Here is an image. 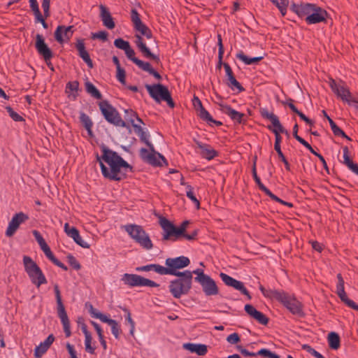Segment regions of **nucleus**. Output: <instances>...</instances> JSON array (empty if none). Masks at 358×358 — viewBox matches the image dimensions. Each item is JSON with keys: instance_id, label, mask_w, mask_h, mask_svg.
I'll list each match as a JSON object with an SVG mask.
<instances>
[{"instance_id": "1", "label": "nucleus", "mask_w": 358, "mask_h": 358, "mask_svg": "<svg viewBox=\"0 0 358 358\" xmlns=\"http://www.w3.org/2000/svg\"><path fill=\"white\" fill-rule=\"evenodd\" d=\"M103 155H96L102 175L111 180L119 181L126 178L132 167L124 160L117 153L106 147L102 148Z\"/></svg>"}, {"instance_id": "2", "label": "nucleus", "mask_w": 358, "mask_h": 358, "mask_svg": "<svg viewBox=\"0 0 358 358\" xmlns=\"http://www.w3.org/2000/svg\"><path fill=\"white\" fill-rule=\"evenodd\" d=\"M177 279L170 282L169 291L176 299L187 294L192 287V273L185 271L180 275H175Z\"/></svg>"}, {"instance_id": "3", "label": "nucleus", "mask_w": 358, "mask_h": 358, "mask_svg": "<svg viewBox=\"0 0 358 358\" xmlns=\"http://www.w3.org/2000/svg\"><path fill=\"white\" fill-rule=\"evenodd\" d=\"M129 234L132 240L145 250L153 248L152 242L148 234L141 225L129 224L122 227Z\"/></svg>"}, {"instance_id": "4", "label": "nucleus", "mask_w": 358, "mask_h": 358, "mask_svg": "<svg viewBox=\"0 0 358 358\" xmlns=\"http://www.w3.org/2000/svg\"><path fill=\"white\" fill-rule=\"evenodd\" d=\"M159 224L164 231L163 240H178L182 235H185L188 221H184L179 227H176L168 219L160 217Z\"/></svg>"}, {"instance_id": "5", "label": "nucleus", "mask_w": 358, "mask_h": 358, "mask_svg": "<svg viewBox=\"0 0 358 358\" xmlns=\"http://www.w3.org/2000/svg\"><path fill=\"white\" fill-rule=\"evenodd\" d=\"M23 264L24 270L34 285L39 287L41 285L47 283L42 270L30 257L24 256Z\"/></svg>"}, {"instance_id": "6", "label": "nucleus", "mask_w": 358, "mask_h": 358, "mask_svg": "<svg viewBox=\"0 0 358 358\" xmlns=\"http://www.w3.org/2000/svg\"><path fill=\"white\" fill-rule=\"evenodd\" d=\"M150 96L157 103L162 101H166L169 106L174 107V103L166 87L161 84L145 85Z\"/></svg>"}, {"instance_id": "7", "label": "nucleus", "mask_w": 358, "mask_h": 358, "mask_svg": "<svg viewBox=\"0 0 358 358\" xmlns=\"http://www.w3.org/2000/svg\"><path fill=\"white\" fill-rule=\"evenodd\" d=\"M100 110L104 118L110 124L116 127H125L126 123L122 119L117 110L107 101H101L99 103Z\"/></svg>"}, {"instance_id": "8", "label": "nucleus", "mask_w": 358, "mask_h": 358, "mask_svg": "<svg viewBox=\"0 0 358 358\" xmlns=\"http://www.w3.org/2000/svg\"><path fill=\"white\" fill-rule=\"evenodd\" d=\"M276 300L281 302L292 314L299 316L303 315L302 305L293 296L280 291Z\"/></svg>"}, {"instance_id": "9", "label": "nucleus", "mask_w": 358, "mask_h": 358, "mask_svg": "<svg viewBox=\"0 0 358 358\" xmlns=\"http://www.w3.org/2000/svg\"><path fill=\"white\" fill-rule=\"evenodd\" d=\"M122 280L124 284L131 287H159L155 282L136 274L125 273L122 275Z\"/></svg>"}, {"instance_id": "10", "label": "nucleus", "mask_w": 358, "mask_h": 358, "mask_svg": "<svg viewBox=\"0 0 358 358\" xmlns=\"http://www.w3.org/2000/svg\"><path fill=\"white\" fill-rule=\"evenodd\" d=\"M189 263V258L185 256L168 258L166 259L165 264L167 266L166 270H168L169 272L166 273V275H180L182 272L178 271L177 270L187 266Z\"/></svg>"}, {"instance_id": "11", "label": "nucleus", "mask_w": 358, "mask_h": 358, "mask_svg": "<svg viewBox=\"0 0 358 358\" xmlns=\"http://www.w3.org/2000/svg\"><path fill=\"white\" fill-rule=\"evenodd\" d=\"M140 157L144 162L153 166H162V162H165V158L155 150L153 145L152 148H149V150L141 148L140 150Z\"/></svg>"}, {"instance_id": "12", "label": "nucleus", "mask_w": 358, "mask_h": 358, "mask_svg": "<svg viewBox=\"0 0 358 358\" xmlns=\"http://www.w3.org/2000/svg\"><path fill=\"white\" fill-rule=\"evenodd\" d=\"M29 220V216L23 212L15 213L11 220L8 222V227L6 230V236L7 237H12L17 230L19 229L21 224Z\"/></svg>"}, {"instance_id": "13", "label": "nucleus", "mask_w": 358, "mask_h": 358, "mask_svg": "<svg viewBox=\"0 0 358 358\" xmlns=\"http://www.w3.org/2000/svg\"><path fill=\"white\" fill-rule=\"evenodd\" d=\"M199 283L206 296H214L219 293L218 287L215 281L209 275H202L199 278Z\"/></svg>"}, {"instance_id": "14", "label": "nucleus", "mask_w": 358, "mask_h": 358, "mask_svg": "<svg viewBox=\"0 0 358 358\" xmlns=\"http://www.w3.org/2000/svg\"><path fill=\"white\" fill-rule=\"evenodd\" d=\"M220 277L226 285L240 291L243 294L247 296L249 299H251L248 291L245 287L242 282L238 281L224 273H220Z\"/></svg>"}, {"instance_id": "15", "label": "nucleus", "mask_w": 358, "mask_h": 358, "mask_svg": "<svg viewBox=\"0 0 358 358\" xmlns=\"http://www.w3.org/2000/svg\"><path fill=\"white\" fill-rule=\"evenodd\" d=\"M329 86L337 96L345 103H348L352 96H353L347 87L336 83V82L333 79L330 80Z\"/></svg>"}, {"instance_id": "16", "label": "nucleus", "mask_w": 358, "mask_h": 358, "mask_svg": "<svg viewBox=\"0 0 358 358\" xmlns=\"http://www.w3.org/2000/svg\"><path fill=\"white\" fill-rule=\"evenodd\" d=\"M35 47L38 54L43 56L48 65L50 66L48 62L52 57V52L45 43V40L42 35L36 34Z\"/></svg>"}, {"instance_id": "17", "label": "nucleus", "mask_w": 358, "mask_h": 358, "mask_svg": "<svg viewBox=\"0 0 358 358\" xmlns=\"http://www.w3.org/2000/svg\"><path fill=\"white\" fill-rule=\"evenodd\" d=\"M220 110L227 115L235 123L241 124L245 122V115L244 113L236 111L231 106L226 104H220Z\"/></svg>"}, {"instance_id": "18", "label": "nucleus", "mask_w": 358, "mask_h": 358, "mask_svg": "<svg viewBox=\"0 0 358 358\" xmlns=\"http://www.w3.org/2000/svg\"><path fill=\"white\" fill-rule=\"evenodd\" d=\"M73 33V26H58L55 31V38L58 43H62L65 39L69 40L72 36Z\"/></svg>"}, {"instance_id": "19", "label": "nucleus", "mask_w": 358, "mask_h": 358, "mask_svg": "<svg viewBox=\"0 0 358 358\" xmlns=\"http://www.w3.org/2000/svg\"><path fill=\"white\" fill-rule=\"evenodd\" d=\"M327 12L321 8L315 6L313 12L306 17L308 24H316L324 22L327 17Z\"/></svg>"}, {"instance_id": "20", "label": "nucleus", "mask_w": 358, "mask_h": 358, "mask_svg": "<svg viewBox=\"0 0 358 358\" xmlns=\"http://www.w3.org/2000/svg\"><path fill=\"white\" fill-rule=\"evenodd\" d=\"M245 312L259 324L266 325L268 322V317L260 311H258L253 306L246 304L244 308Z\"/></svg>"}, {"instance_id": "21", "label": "nucleus", "mask_w": 358, "mask_h": 358, "mask_svg": "<svg viewBox=\"0 0 358 358\" xmlns=\"http://www.w3.org/2000/svg\"><path fill=\"white\" fill-rule=\"evenodd\" d=\"M315 6V5L311 3L296 4L293 3L290 6V9L299 17H302L308 16V15L313 12Z\"/></svg>"}, {"instance_id": "22", "label": "nucleus", "mask_w": 358, "mask_h": 358, "mask_svg": "<svg viewBox=\"0 0 358 358\" xmlns=\"http://www.w3.org/2000/svg\"><path fill=\"white\" fill-rule=\"evenodd\" d=\"M135 37L136 44L139 50L143 55V56L146 58L151 59L158 63L159 62V57L152 54L150 52V49L146 46L145 43L143 42L142 37L138 34H136Z\"/></svg>"}, {"instance_id": "23", "label": "nucleus", "mask_w": 358, "mask_h": 358, "mask_svg": "<svg viewBox=\"0 0 358 358\" xmlns=\"http://www.w3.org/2000/svg\"><path fill=\"white\" fill-rule=\"evenodd\" d=\"M223 66L224 68L226 76L228 80V86L232 90L237 89L238 92L244 90L241 85L236 80L234 76L233 71L230 66L227 63H224Z\"/></svg>"}, {"instance_id": "24", "label": "nucleus", "mask_w": 358, "mask_h": 358, "mask_svg": "<svg viewBox=\"0 0 358 358\" xmlns=\"http://www.w3.org/2000/svg\"><path fill=\"white\" fill-rule=\"evenodd\" d=\"M55 341V337L52 334H50L48 338L41 342L34 350V356L36 358H41L49 349L50 345Z\"/></svg>"}, {"instance_id": "25", "label": "nucleus", "mask_w": 358, "mask_h": 358, "mask_svg": "<svg viewBox=\"0 0 358 358\" xmlns=\"http://www.w3.org/2000/svg\"><path fill=\"white\" fill-rule=\"evenodd\" d=\"M57 313L59 319L61 320V322L63 325L64 331L65 333L66 337H69L71 335L70 322L65 310L64 306H60L57 307Z\"/></svg>"}, {"instance_id": "26", "label": "nucleus", "mask_w": 358, "mask_h": 358, "mask_svg": "<svg viewBox=\"0 0 358 358\" xmlns=\"http://www.w3.org/2000/svg\"><path fill=\"white\" fill-rule=\"evenodd\" d=\"M196 145L200 149V155L203 158L211 160L217 155V152L208 144L197 141Z\"/></svg>"}, {"instance_id": "27", "label": "nucleus", "mask_w": 358, "mask_h": 358, "mask_svg": "<svg viewBox=\"0 0 358 358\" xmlns=\"http://www.w3.org/2000/svg\"><path fill=\"white\" fill-rule=\"evenodd\" d=\"M99 8L101 11L100 17L103 25L109 29H113L115 24L110 12L103 5H100Z\"/></svg>"}, {"instance_id": "28", "label": "nucleus", "mask_w": 358, "mask_h": 358, "mask_svg": "<svg viewBox=\"0 0 358 358\" xmlns=\"http://www.w3.org/2000/svg\"><path fill=\"white\" fill-rule=\"evenodd\" d=\"M76 49L78 51L79 56L83 59V60L87 64L90 68L93 67V63L92 59H90V55L87 51L85 50V43L83 40H78L76 45Z\"/></svg>"}, {"instance_id": "29", "label": "nucleus", "mask_w": 358, "mask_h": 358, "mask_svg": "<svg viewBox=\"0 0 358 358\" xmlns=\"http://www.w3.org/2000/svg\"><path fill=\"white\" fill-rule=\"evenodd\" d=\"M183 348L198 355L203 356L207 353V346L204 344L185 343Z\"/></svg>"}, {"instance_id": "30", "label": "nucleus", "mask_w": 358, "mask_h": 358, "mask_svg": "<svg viewBox=\"0 0 358 358\" xmlns=\"http://www.w3.org/2000/svg\"><path fill=\"white\" fill-rule=\"evenodd\" d=\"M136 270L137 271H154L160 275H166V273L169 272L168 270H166V267L155 264L137 267Z\"/></svg>"}, {"instance_id": "31", "label": "nucleus", "mask_w": 358, "mask_h": 358, "mask_svg": "<svg viewBox=\"0 0 358 358\" xmlns=\"http://www.w3.org/2000/svg\"><path fill=\"white\" fill-rule=\"evenodd\" d=\"M135 133L140 137L142 142L145 143L149 148H152V144L149 141V134L143 130V129L138 124H134Z\"/></svg>"}, {"instance_id": "32", "label": "nucleus", "mask_w": 358, "mask_h": 358, "mask_svg": "<svg viewBox=\"0 0 358 358\" xmlns=\"http://www.w3.org/2000/svg\"><path fill=\"white\" fill-rule=\"evenodd\" d=\"M69 237L73 238V241L78 245H79L80 247H82L83 248H89L90 247V244H88V243H87L86 241L83 240V238L80 236L78 230L76 228H75V227H72L71 228V231L70 232V236Z\"/></svg>"}, {"instance_id": "33", "label": "nucleus", "mask_w": 358, "mask_h": 358, "mask_svg": "<svg viewBox=\"0 0 358 358\" xmlns=\"http://www.w3.org/2000/svg\"><path fill=\"white\" fill-rule=\"evenodd\" d=\"M80 121L83 124V127L87 131L88 134L91 136H92V128L93 126V122L91 118L85 113H80Z\"/></svg>"}, {"instance_id": "34", "label": "nucleus", "mask_w": 358, "mask_h": 358, "mask_svg": "<svg viewBox=\"0 0 358 358\" xmlns=\"http://www.w3.org/2000/svg\"><path fill=\"white\" fill-rule=\"evenodd\" d=\"M236 57L242 61L246 65H250L259 62L263 59V57H248L243 51H240L236 54Z\"/></svg>"}, {"instance_id": "35", "label": "nucleus", "mask_w": 358, "mask_h": 358, "mask_svg": "<svg viewBox=\"0 0 358 358\" xmlns=\"http://www.w3.org/2000/svg\"><path fill=\"white\" fill-rule=\"evenodd\" d=\"M85 90L92 97L96 99H101L102 95L99 90L90 82L87 81L85 83Z\"/></svg>"}, {"instance_id": "36", "label": "nucleus", "mask_w": 358, "mask_h": 358, "mask_svg": "<svg viewBox=\"0 0 358 358\" xmlns=\"http://www.w3.org/2000/svg\"><path fill=\"white\" fill-rule=\"evenodd\" d=\"M328 343L330 348L337 350L340 347V337L338 334L331 332L328 334Z\"/></svg>"}, {"instance_id": "37", "label": "nucleus", "mask_w": 358, "mask_h": 358, "mask_svg": "<svg viewBox=\"0 0 358 358\" xmlns=\"http://www.w3.org/2000/svg\"><path fill=\"white\" fill-rule=\"evenodd\" d=\"M198 110L199 115L203 120H205L208 123H214L219 126L222 125V122L215 120L210 115V113L203 107L199 108Z\"/></svg>"}, {"instance_id": "38", "label": "nucleus", "mask_w": 358, "mask_h": 358, "mask_svg": "<svg viewBox=\"0 0 358 358\" xmlns=\"http://www.w3.org/2000/svg\"><path fill=\"white\" fill-rule=\"evenodd\" d=\"M103 322L107 323L110 327L112 334L116 338H118L120 333V328L118 323L115 320L110 319L108 317Z\"/></svg>"}, {"instance_id": "39", "label": "nucleus", "mask_w": 358, "mask_h": 358, "mask_svg": "<svg viewBox=\"0 0 358 358\" xmlns=\"http://www.w3.org/2000/svg\"><path fill=\"white\" fill-rule=\"evenodd\" d=\"M259 290L265 297L275 300L280 292V290L277 289H266L262 285L259 286Z\"/></svg>"}, {"instance_id": "40", "label": "nucleus", "mask_w": 358, "mask_h": 358, "mask_svg": "<svg viewBox=\"0 0 358 358\" xmlns=\"http://www.w3.org/2000/svg\"><path fill=\"white\" fill-rule=\"evenodd\" d=\"M125 119L126 120L130 122L134 127V124H136L134 121L135 119L140 123H143L142 120L138 117L137 114L132 110H125Z\"/></svg>"}, {"instance_id": "41", "label": "nucleus", "mask_w": 358, "mask_h": 358, "mask_svg": "<svg viewBox=\"0 0 358 358\" xmlns=\"http://www.w3.org/2000/svg\"><path fill=\"white\" fill-rule=\"evenodd\" d=\"M329 124L335 136H341L348 140H350V138L345 134V132L336 124L332 119H329Z\"/></svg>"}, {"instance_id": "42", "label": "nucleus", "mask_w": 358, "mask_h": 358, "mask_svg": "<svg viewBox=\"0 0 358 358\" xmlns=\"http://www.w3.org/2000/svg\"><path fill=\"white\" fill-rule=\"evenodd\" d=\"M273 3H274L278 8L280 10L281 14L285 15L287 12V7L289 3L288 0H271Z\"/></svg>"}, {"instance_id": "43", "label": "nucleus", "mask_w": 358, "mask_h": 358, "mask_svg": "<svg viewBox=\"0 0 358 358\" xmlns=\"http://www.w3.org/2000/svg\"><path fill=\"white\" fill-rule=\"evenodd\" d=\"M271 123L274 128L272 129L271 127H268V129L272 130L273 132V131H275L278 134L285 133L286 134H288L287 131L286 129H285L284 127L280 124L278 117L275 119Z\"/></svg>"}, {"instance_id": "44", "label": "nucleus", "mask_w": 358, "mask_h": 358, "mask_svg": "<svg viewBox=\"0 0 358 358\" xmlns=\"http://www.w3.org/2000/svg\"><path fill=\"white\" fill-rule=\"evenodd\" d=\"M186 194L187 196L196 205V208H199L200 203L194 194L192 187L189 185H187Z\"/></svg>"}, {"instance_id": "45", "label": "nucleus", "mask_w": 358, "mask_h": 358, "mask_svg": "<svg viewBox=\"0 0 358 358\" xmlns=\"http://www.w3.org/2000/svg\"><path fill=\"white\" fill-rule=\"evenodd\" d=\"M252 176H253V178H254L255 181L256 182L257 185H258L259 188L264 193L267 192V190H268V189L262 184L260 178L257 176L255 164L253 166V168H252Z\"/></svg>"}, {"instance_id": "46", "label": "nucleus", "mask_w": 358, "mask_h": 358, "mask_svg": "<svg viewBox=\"0 0 358 358\" xmlns=\"http://www.w3.org/2000/svg\"><path fill=\"white\" fill-rule=\"evenodd\" d=\"M114 45L117 48L124 51L127 50V49H129V47L131 46L128 41H124L121 38L115 39L114 41Z\"/></svg>"}, {"instance_id": "47", "label": "nucleus", "mask_w": 358, "mask_h": 358, "mask_svg": "<svg viewBox=\"0 0 358 358\" xmlns=\"http://www.w3.org/2000/svg\"><path fill=\"white\" fill-rule=\"evenodd\" d=\"M123 310L126 313V316H125L126 320L128 322V323L130 325V334L131 336H134V330H135V322L131 318L130 311L127 308H123Z\"/></svg>"}, {"instance_id": "48", "label": "nucleus", "mask_w": 358, "mask_h": 358, "mask_svg": "<svg viewBox=\"0 0 358 358\" xmlns=\"http://www.w3.org/2000/svg\"><path fill=\"white\" fill-rule=\"evenodd\" d=\"M135 64H136L141 69L148 72L149 73L153 69L150 63L143 62L141 59H135Z\"/></svg>"}, {"instance_id": "49", "label": "nucleus", "mask_w": 358, "mask_h": 358, "mask_svg": "<svg viewBox=\"0 0 358 358\" xmlns=\"http://www.w3.org/2000/svg\"><path fill=\"white\" fill-rule=\"evenodd\" d=\"M218 47H219V50H218V59H219V62H218V68H220L222 65H223L224 64H222V57H223V54H224V47H223V45H222V38H221V36L220 35H218Z\"/></svg>"}, {"instance_id": "50", "label": "nucleus", "mask_w": 358, "mask_h": 358, "mask_svg": "<svg viewBox=\"0 0 358 358\" xmlns=\"http://www.w3.org/2000/svg\"><path fill=\"white\" fill-rule=\"evenodd\" d=\"M257 355H261L267 358H280V357L272 352L268 349L262 348L257 352Z\"/></svg>"}, {"instance_id": "51", "label": "nucleus", "mask_w": 358, "mask_h": 358, "mask_svg": "<svg viewBox=\"0 0 358 358\" xmlns=\"http://www.w3.org/2000/svg\"><path fill=\"white\" fill-rule=\"evenodd\" d=\"M32 234H33L34 236L35 237L37 243L40 245L41 249L45 248L46 245H48L45 241L44 240V238L42 237V236L38 231L34 230L32 231Z\"/></svg>"}, {"instance_id": "52", "label": "nucleus", "mask_w": 358, "mask_h": 358, "mask_svg": "<svg viewBox=\"0 0 358 358\" xmlns=\"http://www.w3.org/2000/svg\"><path fill=\"white\" fill-rule=\"evenodd\" d=\"M30 8L33 10L35 17H41V11L38 8V4L36 0H29Z\"/></svg>"}, {"instance_id": "53", "label": "nucleus", "mask_w": 358, "mask_h": 358, "mask_svg": "<svg viewBox=\"0 0 358 358\" xmlns=\"http://www.w3.org/2000/svg\"><path fill=\"white\" fill-rule=\"evenodd\" d=\"M131 19L134 27L142 22L139 14L136 9L131 10Z\"/></svg>"}, {"instance_id": "54", "label": "nucleus", "mask_w": 358, "mask_h": 358, "mask_svg": "<svg viewBox=\"0 0 358 358\" xmlns=\"http://www.w3.org/2000/svg\"><path fill=\"white\" fill-rule=\"evenodd\" d=\"M6 110H7V112L8 113L9 115L10 116V117L14 120V121H22L23 120V118L22 116H20L18 113H17L16 112H15L11 107L10 106H8L6 107Z\"/></svg>"}, {"instance_id": "55", "label": "nucleus", "mask_w": 358, "mask_h": 358, "mask_svg": "<svg viewBox=\"0 0 358 358\" xmlns=\"http://www.w3.org/2000/svg\"><path fill=\"white\" fill-rule=\"evenodd\" d=\"M92 337L85 338V350L90 353L94 354L95 348L92 346Z\"/></svg>"}, {"instance_id": "56", "label": "nucleus", "mask_w": 358, "mask_h": 358, "mask_svg": "<svg viewBox=\"0 0 358 358\" xmlns=\"http://www.w3.org/2000/svg\"><path fill=\"white\" fill-rule=\"evenodd\" d=\"M261 115L263 117L269 120L271 122L278 117L277 115L273 113L268 112L266 109H262Z\"/></svg>"}, {"instance_id": "57", "label": "nucleus", "mask_w": 358, "mask_h": 358, "mask_svg": "<svg viewBox=\"0 0 358 358\" xmlns=\"http://www.w3.org/2000/svg\"><path fill=\"white\" fill-rule=\"evenodd\" d=\"M337 279H338V282H337V285H336V294L340 292H342V291H344L345 289H344V280L341 275V273H338L337 275Z\"/></svg>"}, {"instance_id": "58", "label": "nucleus", "mask_w": 358, "mask_h": 358, "mask_svg": "<svg viewBox=\"0 0 358 358\" xmlns=\"http://www.w3.org/2000/svg\"><path fill=\"white\" fill-rule=\"evenodd\" d=\"M92 38H98L102 41H106L108 38V33L105 31H98L92 34Z\"/></svg>"}, {"instance_id": "59", "label": "nucleus", "mask_w": 358, "mask_h": 358, "mask_svg": "<svg viewBox=\"0 0 358 358\" xmlns=\"http://www.w3.org/2000/svg\"><path fill=\"white\" fill-rule=\"evenodd\" d=\"M343 163L348 166L350 164L353 162L350 159L349 156V150L348 147H343Z\"/></svg>"}, {"instance_id": "60", "label": "nucleus", "mask_w": 358, "mask_h": 358, "mask_svg": "<svg viewBox=\"0 0 358 358\" xmlns=\"http://www.w3.org/2000/svg\"><path fill=\"white\" fill-rule=\"evenodd\" d=\"M116 77L122 84H125V71L122 68L117 69Z\"/></svg>"}, {"instance_id": "61", "label": "nucleus", "mask_w": 358, "mask_h": 358, "mask_svg": "<svg viewBox=\"0 0 358 358\" xmlns=\"http://www.w3.org/2000/svg\"><path fill=\"white\" fill-rule=\"evenodd\" d=\"M45 253V256L53 263L57 258L52 254L50 247L46 245L45 248L41 249Z\"/></svg>"}, {"instance_id": "62", "label": "nucleus", "mask_w": 358, "mask_h": 358, "mask_svg": "<svg viewBox=\"0 0 358 358\" xmlns=\"http://www.w3.org/2000/svg\"><path fill=\"white\" fill-rule=\"evenodd\" d=\"M45 253V256L53 263L57 258L52 254L50 247L46 245L45 248L41 249Z\"/></svg>"}, {"instance_id": "63", "label": "nucleus", "mask_w": 358, "mask_h": 358, "mask_svg": "<svg viewBox=\"0 0 358 358\" xmlns=\"http://www.w3.org/2000/svg\"><path fill=\"white\" fill-rule=\"evenodd\" d=\"M227 341L231 344H236L240 341L239 335L237 333L231 334L227 336Z\"/></svg>"}, {"instance_id": "64", "label": "nucleus", "mask_w": 358, "mask_h": 358, "mask_svg": "<svg viewBox=\"0 0 358 358\" xmlns=\"http://www.w3.org/2000/svg\"><path fill=\"white\" fill-rule=\"evenodd\" d=\"M134 28L136 31L141 33V34L143 35L145 34H148V30L149 28L144 24L143 22L138 24V25L135 26Z\"/></svg>"}]
</instances>
